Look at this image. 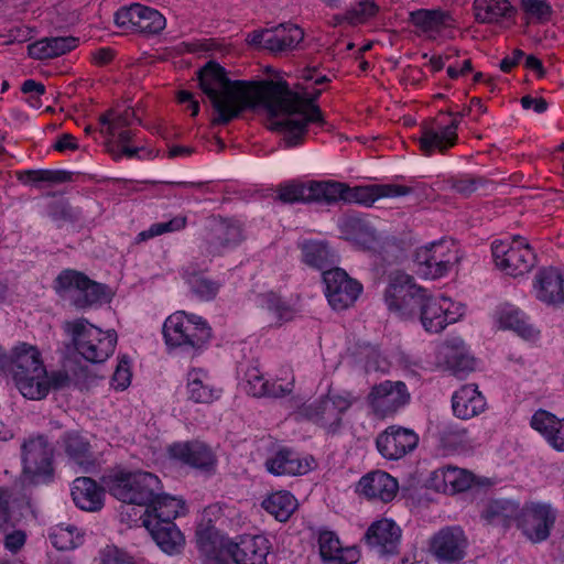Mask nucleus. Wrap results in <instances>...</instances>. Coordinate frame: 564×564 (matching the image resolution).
Wrapping results in <instances>:
<instances>
[{
  "label": "nucleus",
  "instance_id": "obj_56",
  "mask_svg": "<svg viewBox=\"0 0 564 564\" xmlns=\"http://www.w3.org/2000/svg\"><path fill=\"white\" fill-rule=\"evenodd\" d=\"M265 310L269 315L268 322L270 325H280L291 321L294 316L293 308L274 294H270L267 297Z\"/></svg>",
  "mask_w": 564,
  "mask_h": 564
},
{
  "label": "nucleus",
  "instance_id": "obj_44",
  "mask_svg": "<svg viewBox=\"0 0 564 564\" xmlns=\"http://www.w3.org/2000/svg\"><path fill=\"white\" fill-rule=\"evenodd\" d=\"M262 507L279 521H286L297 508V501L289 491H278L262 501Z\"/></svg>",
  "mask_w": 564,
  "mask_h": 564
},
{
  "label": "nucleus",
  "instance_id": "obj_14",
  "mask_svg": "<svg viewBox=\"0 0 564 564\" xmlns=\"http://www.w3.org/2000/svg\"><path fill=\"white\" fill-rule=\"evenodd\" d=\"M464 315V306L446 296H430L420 310V319L426 332L440 333L447 325L457 322Z\"/></svg>",
  "mask_w": 564,
  "mask_h": 564
},
{
  "label": "nucleus",
  "instance_id": "obj_27",
  "mask_svg": "<svg viewBox=\"0 0 564 564\" xmlns=\"http://www.w3.org/2000/svg\"><path fill=\"white\" fill-rule=\"evenodd\" d=\"M409 193L410 188L402 185L373 184L356 187L345 185L344 202L371 206L379 198L404 196Z\"/></svg>",
  "mask_w": 564,
  "mask_h": 564
},
{
  "label": "nucleus",
  "instance_id": "obj_21",
  "mask_svg": "<svg viewBox=\"0 0 564 564\" xmlns=\"http://www.w3.org/2000/svg\"><path fill=\"white\" fill-rule=\"evenodd\" d=\"M270 547L263 535H242L238 542H229L226 551L237 564H268Z\"/></svg>",
  "mask_w": 564,
  "mask_h": 564
},
{
  "label": "nucleus",
  "instance_id": "obj_17",
  "mask_svg": "<svg viewBox=\"0 0 564 564\" xmlns=\"http://www.w3.org/2000/svg\"><path fill=\"white\" fill-rule=\"evenodd\" d=\"M323 279L328 303L337 311L351 306L362 291V285L339 268L325 271Z\"/></svg>",
  "mask_w": 564,
  "mask_h": 564
},
{
  "label": "nucleus",
  "instance_id": "obj_61",
  "mask_svg": "<svg viewBox=\"0 0 564 564\" xmlns=\"http://www.w3.org/2000/svg\"><path fill=\"white\" fill-rule=\"evenodd\" d=\"M480 182L481 181L479 178H476V177H473L469 175H465V176H462L460 178H457L453 182V188L457 193L468 196L477 189Z\"/></svg>",
  "mask_w": 564,
  "mask_h": 564
},
{
  "label": "nucleus",
  "instance_id": "obj_1",
  "mask_svg": "<svg viewBox=\"0 0 564 564\" xmlns=\"http://www.w3.org/2000/svg\"><path fill=\"white\" fill-rule=\"evenodd\" d=\"M198 80L215 110L213 124H227L245 109L262 105L271 116L270 128L283 133L288 147H295L303 141L308 123L324 122L314 104L321 90L295 93L284 82L231 80L225 68L213 61L198 70Z\"/></svg>",
  "mask_w": 564,
  "mask_h": 564
},
{
  "label": "nucleus",
  "instance_id": "obj_13",
  "mask_svg": "<svg viewBox=\"0 0 564 564\" xmlns=\"http://www.w3.org/2000/svg\"><path fill=\"white\" fill-rule=\"evenodd\" d=\"M117 26L127 32L159 34L166 26V19L156 9L133 3L119 9L115 14Z\"/></svg>",
  "mask_w": 564,
  "mask_h": 564
},
{
  "label": "nucleus",
  "instance_id": "obj_62",
  "mask_svg": "<svg viewBox=\"0 0 564 564\" xmlns=\"http://www.w3.org/2000/svg\"><path fill=\"white\" fill-rule=\"evenodd\" d=\"M197 544L205 552H210L213 545L215 543V534L212 529H203L202 525L198 527L196 531Z\"/></svg>",
  "mask_w": 564,
  "mask_h": 564
},
{
  "label": "nucleus",
  "instance_id": "obj_47",
  "mask_svg": "<svg viewBox=\"0 0 564 564\" xmlns=\"http://www.w3.org/2000/svg\"><path fill=\"white\" fill-rule=\"evenodd\" d=\"M65 451L68 456L85 470L94 465L89 443L77 433H67L64 438Z\"/></svg>",
  "mask_w": 564,
  "mask_h": 564
},
{
  "label": "nucleus",
  "instance_id": "obj_23",
  "mask_svg": "<svg viewBox=\"0 0 564 564\" xmlns=\"http://www.w3.org/2000/svg\"><path fill=\"white\" fill-rule=\"evenodd\" d=\"M185 513V503L182 499L160 494L147 505V509L141 517L142 524L148 525L150 521H156L159 524H174V520Z\"/></svg>",
  "mask_w": 564,
  "mask_h": 564
},
{
  "label": "nucleus",
  "instance_id": "obj_5",
  "mask_svg": "<svg viewBox=\"0 0 564 564\" xmlns=\"http://www.w3.org/2000/svg\"><path fill=\"white\" fill-rule=\"evenodd\" d=\"M425 294L411 275L397 271L390 274L384 301L390 312L402 319H411L416 316L417 308L421 310Z\"/></svg>",
  "mask_w": 564,
  "mask_h": 564
},
{
  "label": "nucleus",
  "instance_id": "obj_40",
  "mask_svg": "<svg viewBox=\"0 0 564 564\" xmlns=\"http://www.w3.org/2000/svg\"><path fill=\"white\" fill-rule=\"evenodd\" d=\"M79 40L74 36L46 37L29 46V55L36 59L54 58L76 48Z\"/></svg>",
  "mask_w": 564,
  "mask_h": 564
},
{
  "label": "nucleus",
  "instance_id": "obj_52",
  "mask_svg": "<svg viewBox=\"0 0 564 564\" xmlns=\"http://www.w3.org/2000/svg\"><path fill=\"white\" fill-rule=\"evenodd\" d=\"M187 225V218L184 215H177L167 221L152 224L149 229L138 234L137 242H143L154 237L183 230Z\"/></svg>",
  "mask_w": 564,
  "mask_h": 564
},
{
  "label": "nucleus",
  "instance_id": "obj_26",
  "mask_svg": "<svg viewBox=\"0 0 564 564\" xmlns=\"http://www.w3.org/2000/svg\"><path fill=\"white\" fill-rule=\"evenodd\" d=\"M283 381L284 383L279 382V380L270 382L263 377L258 367H250L246 371L245 390L248 394L256 398H282L292 392L294 378L292 376Z\"/></svg>",
  "mask_w": 564,
  "mask_h": 564
},
{
  "label": "nucleus",
  "instance_id": "obj_57",
  "mask_svg": "<svg viewBox=\"0 0 564 564\" xmlns=\"http://www.w3.org/2000/svg\"><path fill=\"white\" fill-rule=\"evenodd\" d=\"M379 8L375 0H360L356 8L348 11L344 19L350 23L360 22L377 14Z\"/></svg>",
  "mask_w": 564,
  "mask_h": 564
},
{
  "label": "nucleus",
  "instance_id": "obj_37",
  "mask_svg": "<svg viewBox=\"0 0 564 564\" xmlns=\"http://www.w3.org/2000/svg\"><path fill=\"white\" fill-rule=\"evenodd\" d=\"M72 497L75 505L85 511L100 510L104 505V490L88 477H78L74 480Z\"/></svg>",
  "mask_w": 564,
  "mask_h": 564
},
{
  "label": "nucleus",
  "instance_id": "obj_28",
  "mask_svg": "<svg viewBox=\"0 0 564 564\" xmlns=\"http://www.w3.org/2000/svg\"><path fill=\"white\" fill-rule=\"evenodd\" d=\"M473 15L477 23L501 25L517 15V8L510 0H474Z\"/></svg>",
  "mask_w": 564,
  "mask_h": 564
},
{
  "label": "nucleus",
  "instance_id": "obj_41",
  "mask_svg": "<svg viewBox=\"0 0 564 564\" xmlns=\"http://www.w3.org/2000/svg\"><path fill=\"white\" fill-rule=\"evenodd\" d=\"M144 528L165 553L176 554L182 551L185 540L175 524H159L156 521H150Z\"/></svg>",
  "mask_w": 564,
  "mask_h": 564
},
{
  "label": "nucleus",
  "instance_id": "obj_9",
  "mask_svg": "<svg viewBox=\"0 0 564 564\" xmlns=\"http://www.w3.org/2000/svg\"><path fill=\"white\" fill-rule=\"evenodd\" d=\"M458 261V249L448 240L421 247L415 253L416 272L425 279L435 280L444 276Z\"/></svg>",
  "mask_w": 564,
  "mask_h": 564
},
{
  "label": "nucleus",
  "instance_id": "obj_22",
  "mask_svg": "<svg viewBox=\"0 0 564 564\" xmlns=\"http://www.w3.org/2000/svg\"><path fill=\"white\" fill-rule=\"evenodd\" d=\"M535 297L546 305L564 306V280L562 274L553 268L540 270L534 280Z\"/></svg>",
  "mask_w": 564,
  "mask_h": 564
},
{
  "label": "nucleus",
  "instance_id": "obj_55",
  "mask_svg": "<svg viewBox=\"0 0 564 564\" xmlns=\"http://www.w3.org/2000/svg\"><path fill=\"white\" fill-rule=\"evenodd\" d=\"M187 282L192 292L200 300L210 301L215 299L220 289V283L203 274L193 273L188 275Z\"/></svg>",
  "mask_w": 564,
  "mask_h": 564
},
{
  "label": "nucleus",
  "instance_id": "obj_63",
  "mask_svg": "<svg viewBox=\"0 0 564 564\" xmlns=\"http://www.w3.org/2000/svg\"><path fill=\"white\" fill-rule=\"evenodd\" d=\"M25 543V533L23 531L17 530L6 535L4 545L6 547L15 553L18 552Z\"/></svg>",
  "mask_w": 564,
  "mask_h": 564
},
{
  "label": "nucleus",
  "instance_id": "obj_39",
  "mask_svg": "<svg viewBox=\"0 0 564 564\" xmlns=\"http://www.w3.org/2000/svg\"><path fill=\"white\" fill-rule=\"evenodd\" d=\"M440 354L443 356L446 367L457 377H463L475 368V360L467 352L460 339L446 343Z\"/></svg>",
  "mask_w": 564,
  "mask_h": 564
},
{
  "label": "nucleus",
  "instance_id": "obj_15",
  "mask_svg": "<svg viewBox=\"0 0 564 564\" xmlns=\"http://www.w3.org/2000/svg\"><path fill=\"white\" fill-rule=\"evenodd\" d=\"M468 539L459 527H445L430 540L429 550L440 564H459L466 556Z\"/></svg>",
  "mask_w": 564,
  "mask_h": 564
},
{
  "label": "nucleus",
  "instance_id": "obj_49",
  "mask_svg": "<svg viewBox=\"0 0 564 564\" xmlns=\"http://www.w3.org/2000/svg\"><path fill=\"white\" fill-rule=\"evenodd\" d=\"M343 232L347 238L361 245L364 248H372L376 241L375 231L360 218L350 217L343 223Z\"/></svg>",
  "mask_w": 564,
  "mask_h": 564
},
{
  "label": "nucleus",
  "instance_id": "obj_25",
  "mask_svg": "<svg viewBox=\"0 0 564 564\" xmlns=\"http://www.w3.org/2000/svg\"><path fill=\"white\" fill-rule=\"evenodd\" d=\"M398 489L397 479L382 470L367 474L359 480L357 487V490L367 499L382 502L391 501L395 497Z\"/></svg>",
  "mask_w": 564,
  "mask_h": 564
},
{
  "label": "nucleus",
  "instance_id": "obj_38",
  "mask_svg": "<svg viewBox=\"0 0 564 564\" xmlns=\"http://www.w3.org/2000/svg\"><path fill=\"white\" fill-rule=\"evenodd\" d=\"M497 321L500 328L511 329L525 339H535L539 330L529 322L527 315L512 305H503L497 313Z\"/></svg>",
  "mask_w": 564,
  "mask_h": 564
},
{
  "label": "nucleus",
  "instance_id": "obj_11",
  "mask_svg": "<svg viewBox=\"0 0 564 564\" xmlns=\"http://www.w3.org/2000/svg\"><path fill=\"white\" fill-rule=\"evenodd\" d=\"M458 127L459 121L457 119L444 121L441 119V116L423 121L421 124V135L417 139L421 152L426 156L435 153H446L457 144Z\"/></svg>",
  "mask_w": 564,
  "mask_h": 564
},
{
  "label": "nucleus",
  "instance_id": "obj_32",
  "mask_svg": "<svg viewBox=\"0 0 564 564\" xmlns=\"http://www.w3.org/2000/svg\"><path fill=\"white\" fill-rule=\"evenodd\" d=\"M46 369L41 352L36 346L19 343L11 350V365L9 372L13 380L20 376L31 375V371Z\"/></svg>",
  "mask_w": 564,
  "mask_h": 564
},
{
  "label": "nucleus",
  "instance_id": "obj_58",
  "mask_svg": "<svg viewBox=\"0 0 564 564\" xmlns=\"http://www.w3.org/2000/svg\"><path fill=\"white\" fill-rule=\"evenodd\" d=\"M521 9L540 21L547 20L552 9L546 0H519Z\"/></svg>",
  "mask_w": 564,
  "mask_h": 564
},
{
  "label": "nucleus",
  "instance_id": "obj_53",
  "mask_svg": "<svg viewBox=\"0 0 564 564\" xmlns=\"http://www.w3.org/2000/svg\"><path fill=\"white\" fill-rule=\"evenodd\" d=\"M278 198L285 204L311 203L310 182H290L279 186Z\"/></svg>",
  "mask_w": 564,
  "mask_h": 564
},
{
  "label": "nucleus",
  "instance_id": "obj_64",
  "mask_svg": "<svg viewBox=\"0 0 564 564\" xmlns=\"http://www.w3.org/2000/svg\"><path fill=\"white\" fill-rule=\"evenodd\" d=\"M21 90L24 94H31V97L28 99V101L34 106L35 104L33 102V99L45 93V86L33 79H28L22 84Z\"/></svg>",
  "mask_w": 564,
  "mask_h": 564
},
{
  "label": "nucleus",
  "instance_id": "obj_46",
  "mask_svg": "<svg viewBox=\"0 0 564 564\" xmlns=\"http://www.w3.org/2000/svg\"><path fill=\"white\" fill-rule=\"evenodd\" d=\"M302 260L310 267L324 269L334 262V254L323 241L307 240L301 245Z\"/></svg>",
  "mask_w": 564,
  "mask_h": 564
},
{
  "label": "nucleus",
  "instance_id": "obj_8",
  "mask_svg": "<svg viewBox=\"0 0 564 564\" xmlns=\"http://www.w3.org/2000/svg\"><path fill=\"white\" fill-rule=\"evenodd\" d=\"M243 239V230L239 223L213 218L206 226V234L198 247L199 253L212 261L239 246Z\"/></svg>",
  "mask_w": 564,
  "mask_h": 564
},
{
  "label": "nucleus",
  "instance_id": "obj_43",
  "mask_svg": "<svg viewBox=\"0 0 564 564\" xmlns=\"http://www.w3.org/2000/svg\"><path fill=\"white\" fill-rule=\"evenodd\" d=\"M519 514V506L509 500H494L482 512L488 523L503 527H509L513 520L518 522Z\"/></svg>",
  "mask_w": 564,
  "mask_h": 564
},
{
  "label": "nucleus",
  "instance_id": "obj_54",
  "mask_svg": "<svg viewBox=\"0 0 564 564\" xmlns=\"http://www.w3.org/2000/svg\"><path fill=\"white\" fill-rule=\"evenodd\" d=\"M134 116L135 112L132 108H127L120 113L111 110L100 116V123L106 127L100 132L106 137H115L118 129L127 128L131 124Z\"/></svg>",
  "mask_w": 564,
  "mask_h": 564
},
{
  "label": "nucleus",
  "instance_id": "obj_45",
  "mask_svg": "<svg viewBox=\"0 0 564 564\" xmlns=\"http://www.w3.org/2000/svg\"><path fill=\"white\" fill-rule=\"evenodd\" d=\"M449 17L441 10H417L410 13V21L424 33H438L448 25Z\"/></svg>",
  "mask_w": 564,
  "mask_h": 564
},
{
  "label": "nucleus",
  "instance_id": "obj_7",
  "mask_svg": "<svg viewBox=\"0 0 564 564\" xmlns=\"http://www.w3.org/2000/svg\"><path fill=\"white\" fill-rule=\"evenodd\" d=\"M350 392L343 394L328 393L325 397L302 408V414L327 433H337L343 423V415L355 403Z\"/></svg>",
  "mask_w": 564,
  "mask_h": 564
},
{
  "label": "nucleus",
  "instance_id": "obj_16",
  "mask_svg": "<svg viewBox=\"0 0 564 564\" xmlns=\"http://www.w3.org/2000/svg\"><path fill=\"white\" fill-rule=\"evenodd\" d=\"M556 518V511L550 505L532 502L521 510L518 527L530 541L539 543L550 536Z\"/></svg>",
  "mask_w": 564,
  "mask_h": 564
},
{
  "label": "nucleus",
  "instance_id": "obj_35",
  "mask_svg": "<svg viewBox=\"0 0 564 564\" xmlns=\"http://www.w3.org/2000/svg\"><path fill=\"white\" fill-rule=\"evenodd\" d=\"M531 426L545 438L552 448L564 452V419H558L545 410H539L531 419Z\"/></svg>",
  "mask_w": 564,
  "mask_h": 564
},
{
  "label": "nucleus",
  "instance_id": "obj_48",
  "mask_svg": "<svg viewBox=\"0 0 564 564\" xmlns=\"http://www.w3.org/2000/svg\"><path fill=\"white\" fill-rule=\"evenodd\" d=\"M312 202L334 204L344 200L345 184L335 181H311Z\"/></svg>",
  "mask_w": 564,
  "mask_h": 564
},
{
  "label": "nucleus",
  "instance_id": "obj_33",
  "mask_svg": "<svg viewBox=\"0 0 564 564\" xmlns=\"http://www.w3.org/2000/svg\"><path fill=\"white\" fill-rule=\"evenodd\" d=\"M401 538L400 528L388 519L373 522L367 530L366 542L381 554L393 553Z\"/></svg>",
  "mask_w": 564,
  "mask_h": 564
},
{
  "label": "nucleus",
  "instance_id": "obj_3",
  "mask_svg": "<svg viewBox=\"0 0 564 564\" xmlns=\"http://www.w3.org/2000/svg\"><path fill=\"white\" fill-rule=\"evenodd\" d=\"M109 490L123 503L147 507L160 494L162 484L149 471H120L111 479Z\"/></svg>",
  "mask_w": 564,
  "mask_h": 564
},
{
  "label": "nucleus",
  "instance_id": "obj_4",
  "mask_svg": "<svg viewBox=\"0 0 564 564\" xmlns=\"http://www.w3.org/2000/svg\"><path fill=\"white\" fill-rule=\"evenodd\" d=\"M163 335L169 346L197 350L210 339L212 329L200 316L176 312L164 322Z\"/></svg>",
  "mask_w": 564,
  "mask_h": 564
},
{
  "label": "nucleus",
  "instance_id": "obj_50",
  "mask_svg": "<svg viewBox=\"0 0 564 564\" xmlns=\"http://www.w3.org/2000/svg\"><path fill=\"white\" fill-rule=\"evenodd\" d=\"M50 540L54 547L61 551H69L83 543V536L74 525H56L50 533Z\"/></svg>",
  "mask_w": 564,
  "mask_h": 564
},
{
  "label": "nucleus",
  "instance_id": "obj_51",
  "mask_svg": "<svg viewBox=\"0 0 564 564\" xmlns=\"http://www.w3.org/2000/svg\"><path fill=\"white\" fill-rule=\"evenodd\" d=\"M19 180L30 185L40 183L59 184L72 181V173L67 171L29 170L23 172Z\"/></svg>",
  "mask_w": 564,
  "mask_h": 564
},
{
  "label": "nucleus",
  "instance_id": "obj_19",
  "mask_svg": "<svg viewBox=\"0 0 564 564\" xmlns=\"http://www.w3.org/2000/svg\"><path fill=\"white\" fill-rule=\"evenodd\" d=\"M419 443L414 431L392 425L380 433L376 440L379 453L387 459H400L411 453Z\"/></svg>",
  "mask_w": 564,
  "mask_h": 564
},
{
  "label": "nucleus",
  "instance_id": "obj_6",
  "mask_svg": "<svg viewBox=\"0 0 564 564\" xmlns=\"http://www.w3.org/2000/svg\"><path fill=\"white\" fill-rule=\"evenodd\" d=\"M54 447L47 437L32 435L21 444L22 476L32 484L43 482L53 475Z\"/></svg>",
  "mask_w": 564,
  "mask_h": 564
},
{
  "label": "nucleus",
  "instance_id": "obj_30",
  "mask_svg": "<svg viewBox=\"0 0 564 564\" xmlns=\"http://www.w3.org/2000/svg\"><path fill=\"white\" fill-rule=\"evenodd\" d=\"M486 399L476 384H465L454 392L452 409L454 415L462 420H469L486 410Z\"/></svg>",
  "mask_w": 564,
  "mask_h": 564
},
{
  "label": "nucleus",
  "instance_id": "obj_20",
  "mask_svg": "<svg viewBox=\"0 0 564 564\" xmlns=\"http://www.w3.org/2000/svg\"><path fill=\"white\" fill-rule=\"evenodd\" d=\"M264 466L275 476H300L314 469L316 462L311 455H302L284 447L268 457Z\"/></svg>",
  "mask_w": 564,
  "mask_h": 564
},
{
  "label": "nucleus",
  "instance_id": "obj_12",
  "mask_svg": "<svg viewBox=\"0 0 564 564\" xmlns=\"http://www.w3.org/2000/svg\"><path fill=\"white\" fill-rule=\"evenodd\" d=\"M368 404L376 417L394 416L411 400V394L403 381L384 380L375 384L368 394Z\"/></svg>",
  "mask_w": 564,
  "mask_h": 564
},
{
  "label": "nucleus",
  "instance_id": "obj_18",
  "mask_svg": "<svg viewBox=\"0 0 564 564\" xmlns=\"http://www.w3.org/2000/svg\"><path fill=\"white\" fill-rule=\"evenodd\" d=\"M56 283L59 289L74 292V304L80 308L94 305L106 296L105 285L91 281L78 271L65 270L61 272Z\"/></svg>",
  "mask_w": 564,
  "mask_h": 564
},
{
  "label": "nucleus",
  "instance_id": "obj_34",
  "mask_svg": "<svg viewBox=\"0 0 564 564\" xmlns=\"http://www.w3.org/2000/svg\"><path fill=\"white\" fill-rule=\"evenodd\" d=\"M259 43L273 53L288 52L295 48L304 39V32L294 24L280 25L273 31L260 35Z\"/></svg>",
  "mask_w": 564,
  "mask_h": 564
},
{
  "label": "nucleus",
  "instance_id": "obj_59",
  "mask_svg": "<svg viewBox=\"0 0 564 564\" xmlns=\"http://www.w3.org/2000/svg\"><path fill=\"white\" fill-rule=\"evenodd\" d=\"M99 564H138L131 556L116 546H107L100 553Z\"/></svg>",
  "mask_w": 564,
  "mask_h": 564
},
{
  "label": "nucleus",
  "instance_id": "obj_29",
  "mask_svg": "<svg viewBox=\"0 0 564 564\" xmlns=\"http://www.w3.org/2000/svg\"><path fill=\"white\" fill-rule=\"evenodd\" d=\"M474 481L473 475L457 467H442L434 470L429 479L430 487L436 491L455 494L470 488Z\"/></svg>",
  "mask_w": 564,
  "mask_h": 564
},
{
  "label": "nucleus",
  "instance_id": "obj_24",
  "mask_svg": "<svg viewBox=\"0 0 564 564\" xmlns=\"http://www.w3.org/2000/svg\"><path fill=\"white\" fill-rule=\"evenodd\" d=\"M169 453L173 458L205 471L213 470L216 465L213 451L200 442L175 443L170 446Z\"/></svg>",
  "mask_w": 564,
  "mask_h": 564
},
{
  "label": "nucleus",
  "instance_id": "obj_36",
  "mask_svg": "<svg viewBox=\"0 0 564 564\" xmlns=\"http://www.w3.org/2000/svg\"><path fill=\"white\" fill-rule=\"evenodd\" d=\"M187 395L195 403H212L220 397L221 390L216 389L208 371L192 368L187 373Z\"/></svg>",
  "mask_w": 564,
  "mask_h": 564
},
{
  "label": "nucleus",
  "instance_id": "obj_2",
  "mask_svg": "<svg viewBox=\"0 0 564 564\" xmlns=\"http://www.w3.org/2000/svg\"><path fill=\"white\" fill-rule=\"evenodd\" d=\"M63 328L87 361L104 362L115 351L118 338L112 329L102 330L85 318L65 322Z\"/></svg>",
  "mask_w": 564,
  "mask_h": 564
},
{
  "label": "nucleus",
  "instance_id": "obj_42",
  "mask_svg": "<svg viewBox=\"0 0 564 564\" xmlns=\"http://www.w3.org/2000/svg\"><path fill=\"white\" fill-rule=\"evenodd\" d=\"M21 394L30 400H42L50 392L48 372L46 369L31 371V375L13 380Z\"/></svg>",
  "mask_w": 564,
  "mask_h": 564
},
{
  "label": "nucleus",
  "instance_id": "obj_60",
  "mask_svg": "<svg viewBox=\"0 0 564 564\" xmlns=\"http://www.w3.org/2000/svg\"><path fill=\"white\" fill-rule=\"evenodd\" d=\"M131 382L130 365L121 358L112 376L111 384L116 390H124Z\"/></svg>",
  "mask_w": 564,
  "mask_h": 564
},
{
  "label": "nucleus",
  "instance_id": "obj_10",
  "mask_svg": "<svg viewBox=\"0 0 564 564\" xmlns=\"http://www.w3.org/2000/svg\"><path fill=\"white\" fill-rule=\"evenodd\" d=\"M492 258L498 269L511 276L523 275L533 268L535 256L523 238L509 241H494Z\"/></svg>",
  "mask_w": 564,
  "mask_h": 564
},
{
  "label": "nucleus",
  "instance_id": "obj_31",
  "mask_svg": "<svg viewBox=\"0 0 564 564\" xmlns=\"http://www.w3.org/2000/svg\"><path fill=\"white\" fill-rule=\"evenodd\" d=\"M318 546L323 561L329 564H355L360 557L356 547H343L338 536L332 531L319 533Z\"/></svg>",
  "mask_w": 564,
  "mask_h": 564
}]
</instances>
